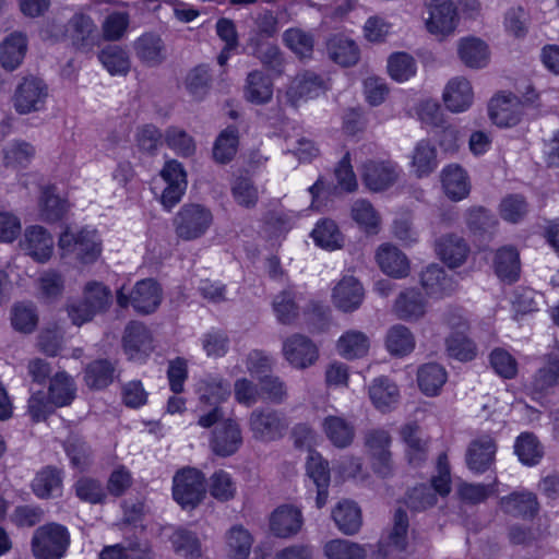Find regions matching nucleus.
Masks as SVG:
<instances>
[{"mask_svg":"<svg viewBox=\"0 0 559 559\" xmlns=\"http://www.w3.org/2000/svg\"><path fill=\"white\" fill-rule=\"evenodd\" d=\"M99 559H153V554L147 543L129 540L105 547Z\"/></svg>","mask_w":559,"mask_h":559,"instance_id":"obj_40","label":"nucleus"},{"mask_svg":"<svg viewBox=\"0 0 559 559\" xmlns=\"http://www.w3.org/2000/svg\"><path fill=\"white\" fill-rule=\"evenodd\" d=\"M445 381L447 372L439 364H426L418 369L417 382L426 395H437Z\"/></svg>","mask_w":559,"mask_h":559,"instance_id":"obj_44","label":"nucleus"},{"mask_svg":"<svg viewBox=\"0 0 559 559\" xmlns=\"http://www.w3.org/2000/svg\"><path fill=\"white\" fill-rule=\"evenodd\" d=\"M53 237L43 226H29L20 242L22 250L36 262H47L53 252Z\"/></svg>","mask_w":559,"mask_h":559,"instance_id":"obj_15","label":"nucleus"},{"mask_svg":"<svg viewBox=\"0 0 559 559\" xmlns=\"http://www.w3.org/2000/svg\"><path fill=\"white\" fill-rule=\"evenodd\" d=\"M32 490L39 499L60 497L63 487L62 469L47 465L39 469L31 484Z\"/></svg>","mask_w":559,"mask_h":559,"instance_id":"obj_23","label":"nucleus"},{"mask_svg":"<svg viewBox=\"0 0 559 559\" xmlns=\"http://www.w3.org/2000/svg\"><path fill=\"white\" fill-rule=\"evenodd\" d=\"M497 444L492 437L488 435L474 439L466 452V464L471 471L483 474L495 462Z\"/></svg>","mask_w":559,"mask_h":559,"instance_id":"obj_19","label":"nucleus"},{"mask_svg":"<svg viewBox=\"0 0 559 559\" xmlns=\"http://www.w3.org/2000/svg\"><path fill=\"white\" fill-rule=\"evenodd\" d=\"M3 160L5 166L26 167L36 155V147L24 140H13L3 148Z\"/></svg>","mask_w":559,"mask_h":559,"instance_id":"obj_48","label":"nucleus"},{"mask_svg":"<svg viewBox=\"0 0 559 559\" xmlns=\"http://www.w3.org/2000/svg\"><path fill=\"white\" fill-rule=\"evenodd\" d=\"M385 345L392 355L405 356L414 349L415 338L408 328L395 324L388 330Z\"/></svg>","mask_w":559,"mask_h":559,"instance_id":"obj_51","label":"nucleus"},{"mask_svg":"<svg viewBox=\"0 0 559 559\" xmlns=\"http://www.w3.org/2000/svg\"><path fill=\"white\" fill-rule=\"evenodd\" d=\"M473 98L472 85L462 76L450 80L443 91L444 105L452 112L467 110L473 104Z\"/></svg>","mask_w":559,"mask_h":559,"instance_id":"obj_25","label":"nucleus"},{"mask_svg":"<svg viewBox=\"0 0 559 559\" xmlns=\"http://www.w3.org/2000/svg\"><path fill=\"white\" fill-rule=\"evenodd\" d=\"M48 98V86L39 78L27 75L22 78L12 96V105L20 115L41 111Z\"/></svg>","mask_w":559,"mask_h":559,"instance_id":"obj_7","label":"nucleus"},{"mask_svg":"<svg viewBox=\"0 0 559 559\" xmlns=\"http://www.w3.org/2000/svg\"><path fill=\"white\" fill-rule=\"evenodd\" d=\"M61 257L73 255L82 263H92L100 254V239L95 229L82 228L73 233L67 228L59 237Z\"/></svg>","mask_w":559,"mask_h":559,"instance_id":"obj_3","label":"nucleus"},{"mask_svg":"<svg viewBox=\"0 0 559 559\" xmlns=\"http://www.w3.org/2000/svg\"><path fill=\"white\" fill-rule=\"evenodd\" d=\"M394 308L399 318L403 320H417L426 311L421 294L414 288L402 292L395 301Z\"/></svg>","mask_w":559,"mask_h":559,"instance_id":"obj_42","label":"nucleus"},{"mask_svg":"<svg viewBox=\"0 0 559 559\" xmlns=\"http://www.w3.org/2000/svg\"><path fill=\"white\" fill-rule=\"evenodd\" d=\"M364 287L354 276H344L334 287L332 301L343 312H353L362 304Z\"/></svg>","mask_w":559,"mask_h":559,"instance_id":"obj_20","label":"nucleus"},{"mask_svg":"<svg viewBox=\"0 0 559 559\" xmlns=\"http://www.w3.org/2000/svg\"><path fill=\"white\" fill-rule=\"evenodd\" d=\"M302 525L301 512L289 506L278 507L271 515L270 528L277 537L287 538L297 534Z\"/></svg>","mask_w":559,"mask_h":559,"instance_id":"obj_29","label":"nucleus"},{"mask_svg":"<svg viewBox=\"0 0 559 559\" xmlns=\"http://www.w3.org/2000/svg\"><path fill=\"white\" fill-rule=\"evenodd\" d=\"M317 246L326 249H340L343 245V236L337 225L331 219L320 221L311 233Z\"/></svg>","mask_w":559,"mask_h":559,"instance_id":"obj_53","label":"nucleus"},{"mask_svg":"<svg viewBox=\"0 0 559 559\" xmlns=\"http://www.w3.org/2000/svg\"><path fill=\"white\" fill-rule=\"evenodd\" d=\"M136 57L150 67L160 64L167 56L163 39L153 33H146L134 43Z\"/></svg>","mask_w":559,"mask_h":559,"instance_id":"obj_35","label":"nucleus"},{"mask_svg":"<svg viewBox=\"0 0 559 559\" xmlns=\"http://www.w3.org/2000/svg\"><path fill=\"white\" fill-rule=\"evenodd\" d=\"M531 386L533 392L542 395L551 394L559 388V357L548 354L544 357V365L533 376Z\"/></svg>","mask_w":559,"mask_h":559,"instance_id":"obj_28","label":"nucleus"},{"mask_svg":"<svg viewBox=\"0 0 559 559\" xmlns=\"http://www.w3.org/2000/svg\"><path fill=\"white\" fill-rule=\"evenodd\" d=\"M122 346L129 359L134 361H143L154 348L151 332L141 322H130L126 326Z\"/></svg>","mask_w":559,"mask_h":559,"instance_id":"obj_14","label":"nucleus"},{"mask_svg":"<svg viewBox=\"0 0 559 559\" xmlns=\"http://www.w3.org/2000/svg\"><path fill=\"white\" fill-rule=\"evenodd\" d=\"M445 194L453 201H460L469 193V183L465 170L459 165L447 166L441 174Z\"/></svg>","mask_w":559,"mask_h":559,"instance_id":"obj_38","label":"nucleus"},{"mask_svg":"<svg viewBox=\"0 0 559 559\" xmlns=\"http://www.w3.org/2000/svg\"><path fill=\"white\" fill-rule=\"evenodd\" d=\"M352 218L367 233H378L380 216L369 201L364 199L355 201L352 206Z\"/></svg>","mask_w":559,"mask_h":559,"instance_id":"obj_60","label":"nucleus"},{"mask_svg":"<svg viewBox=\"0 0 559 559\" xmlns=\"http://www.w3.org/2000/svg\"><path fill=\"white\" fill-rule=\"evenodd\" d=\"M408 518L406 512L399 508L393 516V527L386 537L379 542V552L383 557L393 556L394 552H401L407 546Z\"/></svg>","mask_w":559,"mask_h":559,"instance_id":"obj_22","label":"nucleus"},{"mask_svg":"<svg viewBox=\"0 0 559 559\" xmlns=\"http://www.w3.org/2000/svg\"><path fill=\"white\" fill-rule=\"evenodd\" d=\"M514 450L519 460L527 466L538 464L544 455L542 444L537 438L530 432H524L518 437Z\"/></svg>","mask_w":559,"mask_h":559,"instance_id":"obj_52","label":"nucleus"},{"mask_svg":"<svg viewBox=\"0 0 559 559\" xmlns=\"http://www.w3.org/2000/svg\"><path fill=\"white\" fill-rule=\"evenodd\" d=\"M323 88L322 79L314 72H305L292 82L288 95L294 98H312Z\"/></svg>","mask_w":559,"mask_h":559,"instance_id":"obj_58","label":"nucleus"},{"mask_svg":"<svg viewBox=\"0 0 559 559\" xmlns=\"http://www.w3.org/2000/svg\"><path fill=\"white\" fill-rule=\"evenodd\" d=\"M459 56L466 67L479 69L488 64L489 49L481 39L466 37L462 38L459 43Z\"/></svg>","mask_w":559,"mask_h":559,"instance_id":"obj_36","label":"nucleus"},{"mask_svg":"<svg viewBox=\"0 0 559 559\" xmlns=\"http://www.w3.org/2000/svg\"><path fill=\"white\" fill-rule=\"evenodd\" d=\"M228 554L233 559H247L253 543L248 530L234 525L227 533Z\"/></svg>","mask_w":559,"mask_h":559,"instance_id":"obj_56","label":"nucleus"},{"mask_svg":"<svg viewBox=\"0 0 559 559\" xmlns=\"http://www.w3.org/2000/svg\"><path fill=\"white\" fill-rule=\"evenodd\" d=\"M83 300L96 314L108 310L111 305L110 289L99 282H88L83 290Z\"/></svg>","mask_w":559,"mask_h":559,"instance_id":"obj_57","label":"nucleus"},{"mask_svg":"<svg viewBox=\"0 0 559 559\" xmlns=\"http://www.w3.org/2000/svg\"><path fill=\"white\" fill-rule=\"evenodd\" d=\"M67 200L57 194L56 188L48 186L41 189L39 197V216L47 223L60 221L68 211Z\"/></svg>","mask_w":559,"mask_h":559,"instance_id":"obj_39","label":"nucleus"},{"mask_svg":"<svg viewBox=\"0 0 559 559\" xmlns=\"http://www.w3.org/2000/svg\"><path fill=\"white\" fill-rule=\"evenodd\" d=\"M369 397L381 412L392 409L399 402L400 391L397 385L388 377L381 376L371 382L369 386Z\"/></svg>","mask_w":559,"mask_h":559,"instance_id":"obj_34","label":"nucleus"},{"mask_svg":"<svg viewBox=\"0 0 559 559\" xmlns=\"http://www.w3.org/2000/svg\"><path fill=\"white\" fill-rule=\"evenodd\" d=\"M496 274L509 282H515L520 273L519 252L512 247L499 249L495 258Z\"/></svg>","mask_w":559,"mask_h":559,"instance_id":"obj_50","label":"nucleus"},{"mask_svg":"<svg viewBox=\"0 0 559 559\" xmlns=\"http://www.w3.org/2000/svg\"><path fill=\"white\" fill-rule=\"evenodd\" d=\"M69 545L70 534L58 523L39 526L32 537V552L36 559H61Z\"/></svg>","mask_w":559,"mask_h":559,"instance_id":"obj_2","label":"nucleus"},{"mask_svg":"<svg viewBox=\"0 0 559 559\" xmlns=\"http://www.w3.org/2000/svg\"><path fill=\"white\" fill-rule=\"evenodd\" d=\"M420 285L427 296L437 299L450 296L456 288L453 278L438 264H430L421 271Z\"/></svg>","mask_w":559,"mask_h":559,"instance_id":"obj_21","label":"nucleus"},{"mask_svg":"<svg viewBox=\"0 0 559 559\" xmlns=\"http://www.w3.org/2000/svg\"><path fill=\"white\" fill-rule=\"evenodd\" d=\"M322 429L331 443L340 449L349 447L355 438L354 424L342 416H326L322 421Z\"/></svg>","mask_w":559,"mask_h":559,"instance_id":"obj_32","label":"nucleus"},{"mask_svg":"<svg viewBox=\"0 0 559 559\" xmlns=\"http://www.w3.org/2000/svg\"><path fill=\"white\" fill-rule=\"evenodd\" d=\"M273 95L271 80L260 71H252L248 74L246 85V98L254 104H265Z\"/></svg>","mask_w":559,"mask_h":559,"instance_id":"obj_49","label":"nucleus"},{"mask_svg":"<svg viewBox=\"0 0 559 559\" xmlns=\"http://www.w3.org/2000/svg\"><path fill=\"white\" fill-rule=\"evenodd\" d=\"M283 355L293 367L306 369L318 359V348L309 337L294 334L284 341Z\"/></svg>","mask_w":559,"mask_h":559,"instance_id":"obj_16","label":"nucleus"},{"mask_svg":"<svg viewBox=\"0 0 559 559\" xmlns=\"http://www.w3.org/2000/svg\"><path fill=\"white\" fill-rule=\"evenodd\" d=\"M160 176L166 182V188L160 197L162 204L167 209H173L180 202L187 189V174L182 165L173 159L165 163Z\"/></svg>","mask_w":559,"mask_h":559,"instance_id":"obj_13","label":"nucleus"},{"mask_svg":"<svg viewBox=\"0 0 559 559\" xmlns=\"http://www.w3.org/2000/svg\"><path fill=\"white\" fill-rule=\"evenodd\" d=\"M329 559H365L367 550L364 546L346 539H334L324 547Z\"/></svg>","mask_w":559,"mask_h":559,"instance_id":"obj_63","label":"nucleus"},{"mask_svg":"<svg viewBox=\"0 0 559 559\" xmlns=\"http://www.w3.org/2000/svg\"><path fill=\"white\" fill-rule=\"evenodd\" d=\"M213 215L209 209L200 204H185L174 218L176 235L182 240H194L202 237L210 228Z\"/></svg>","mask_w":559,"mask_h":559,"instance_id":"obj_6","label":"nucleus"},{"mask_svg":"<svg viewBox=\"0 0 559 559\" xmlns=\"http://www.w3.org/2000/svg\"><path fill=\"white\" fill-rule=\"evenodd\" d=\"M66 36L76 49L88 51L96 43V25L90 15L75 13L66 25Z\"/></svg>","mask_w":559,"mask_h":559,"instance_id":"obj_17","label":"nucleus"},{"mask_svg":"<svg viewBox=\"0 0 559 559\" xmlns=\"http://www.w3.org/2000/svg\"><path fill=\"white\" fill-rule=\"evenodd\" d=\"M500 509L515 518H533L537 514L539 504L536 495L530 491H514L499 500Z\"/></svg>","mask_w":559,"mask_h":559,"instance_id":"obj_27","label":"nucleus"},{"mask_svg":"<svg viewBox=\"0 0 559 559\" xmlns=\"http://www.w3.org/2000/svg\"><path fill=\"white\" fill-rule=\"evenodd\" d=\"M116 378L115 362L108 359H96L84 369V381L90 389L102 390L114 382Z\"/></svg>","mask_w":559,"mask_h":559,"instance_id":"obj_37","label":"nucleus"},{"mask_svg":"<svg viewBox=\"0 0 559 559\" xmlns=\"http://www.w3.org/2000/svg\"><path fill=\"white\" fill-rule=\"evenodd\" d=\"M248 425L252 437L262 442H271L283 438L289 427L286 416L270 407L253 409L249 415Z\"/></svg>","mask_w":559,"mask_h":559,"instance_id":"obj_4","label":"nucleus"},{"mask_svg":"<svg viewBox=\"0 0 559 559\" xmlns=\"http://www.w3.org/2000/svg\"><path fill=\"white\" fill-rule=\"evenodd\" d=\"M391 437L384 429H371L365 435V445L372 457L373 471L382 477L392 472Z\"/></svg>","mask_w":559,"mask_h":559,"instance_id":"obj_11","label":"nucleus"},{"mask_svg":"<svg viewBox=\"0 0 559 559\" xmlns=\"http://www.w3.org/2000/svg\"><path fill=\"white\" fill-rule=\"evenodd\" d=\"M160 301V288L152 278L138 282L129 294L124 293V287L117 292V302L120 307L126 308L131 305L136 312L143 314L154 312Z\"/></svg>","mask_w":559,"mask_h":559,"instance_id":"obj_8","label":"nucleus"},{"mask_svg":"<svg viewBox=\"0 0 559 559\" xmlns=\"http://www.w3.org/2000/svg\"><path fill=\"white\" fill-rule=\"evenodd\" d=\"M376 259L380 269L389 276L403 278L409 274L407 257L393 245H381L377 250Z\"/></svg>","mask_w":559,"mask_h":559,"instance_id":"obj_26","label":"nucleus"},{"mask_svg":"<svg viewBox=\"0 0 559 559\" xmlns=\"http://www.w3.org/2000/svg\"><path fill=\"white\" fill-rule=\"evenodd\" d=\"M73 489L75 496L84 502L91 504L104 503L107 498V491L103 484L95 478L83 476L79 478Z\"/></svg>","mask_w":559,"mask_h":559,"instance_id":"obj_59","label":"nucleus"},{"mask_svg":"<svg viewBox=\"0 0 559 559\" xmlns=\"http://www.w3.org/2000/svg\"><path fill=\"white\" fill-rule=\"evenodd\" d=\"M98 59L102 62V64L108 70V72L112 75H124L130 70L129 56L127 51L120 46H107L99 52Z\"/></svg>","mask_w":559,"mask_h":559,"instance_id":"obj_55","label":"nucleus"},{"mask_svg":"<svg viewBox=\"0 0 559 559\" xmlns=\"http://www.w3.org/2000/svg\"><path fill=\"white\" fill-rule=\"evenodd\" d=\"M436 252L439 258L449 266L457 267L462 265L469 252L465 239L455 234H447L437 239Z\"/></svg>","mask_w":559,"mask_h":559,"instance_id":"obj_24","label":"nucleus"},{"mask_svg":"<svg viewBox=\"0 0 559 559\" xmlns=\"http://www.w3.org/2000/svg\"><path fill=\"white\" fill-rule=\"evenodd\" d=\"M489 117L498 127H513L520 122L522 103L515 95H498L489 103Z\"/></svg>","mask_w":559,"mask_h":559,"instance_id":"obj_18","label":"nucleus"},{"mask_svg":"<svg viewBox=\"0 0 559 559\" xmlns=\"http://www.w3.org/2000/svg\"><path fill=\"white\" fill-rule=\"evenodd\" d=\"M332 518L344 534H355L361 525V514L359 508L352 501H342L332 512Z\"/></svg>","mask_w":559,"mask_h":559,"instance_id":"obj_43","label":"nucleus"},{"mask_svg":"<svg viewBox=\"0 0 559 559\" xmlns=\"http://www.w3.org/2000/svg\"><path fill=\"white\" fill-rule=\"evenodd\" d=\"M241 445V428L236 420L228 418L216 423L210 439V448L214 454L227 457L235 454Z\"/></svg>","mask_w":559,"mask_h":559,"instance_id":"obj_10","label":"nucleus"},{"mask_svg":"<svg viewBox=\"0 0 559 559\" xmlns=\"http://www.w3.org/2000/svg\"><path fill=\"white\" fill-rule=\"evenodd\" d=\"M427 31L436 36L452 34L457 24V12L451 0H430L427 2Z\"/></svg>","mask_w":559,"mask_h":559,"instance_id":"obj_9","label":"nucleus"},{"mask_svg":"<svg viewBox=\"0 0 559 559\" xmlns=\"http://www.w3.org/2000/svg\"><path fill=\"white\" fill-rule=\"evenodd\" d=\"M27 51V37L22 32L8 35L0 46L1 66L9 71L20 67Z\"/></svg>","mask_w":559,"mask_h":559,"instance_id":"obj_31","label":"nucleus"},{"mask_svg":"<svg viewBox=\"0 0 559 559\" xmlns=\"http://www.w3.org/2000/svg\"><path fill=\"white\" fill-rule=\"evenodd\" d=\"M239 144L238 129L229 126L217 136L213 146V158L218 164L229 163L236 155Z\"/></svg>","mask_w":559,"mask_h":559,"instance_id":"obj_46","label":"nucleus"},{"mask_svg":"<svg viewBox=\"0 0 559 559\" xmlns=\"http://www.w3.org/2000/svg\"><path fill=\"white\" fill-rule=\"evenodd\" d=\"M326 52L331 60L342 67H350L359 60V49L354 40L342 35L334 34L326 40Z\"/></svg>","mask_w":559,"mask_h":559,"instance_id":"obj_33","label":"nucleus"},{"mask_svg":"<svg viewBox=\"0 0 559 559\" xmlns=\"http://www.w3.org/2000/svg\"><path fill=\"white\" fill-rule=\"evenodd\" d=\"M170 540L176 552L187 559H197L201 556L200 542L192 532L186 528H177Z\"/></svg>","mask_w":559,"mask_h":559,"instance_id":"obj_64","label":"nucleus"},{"mask_svg":"<svg viewBox=\"0 0 559 559\" xmlns=\"http://www.w3.org/2000/svg\"><path fill=\"white\" fill-rule=\"evenodd\" d=\"M49 396L56 407L70 404L75 396V385L66 372L56 373L50 380Z\"/></svg>","mask_w":559,"mask_h":559,"instance_id":"obj_54","label":"nucleus"},{"mask_svg":"<svg viewBox=\"0 0 559 559\" xmlns=\"http://www.w3.org/2000/svg\"><path fill=\"white\" fill-rule=\"evenodd\" d=\"M164 138L167 146L180 156L189 157L195 153L197 146L193 138L179 127H168Z\"/></svg>","mask_w":559,"mask_h":559,"instance_id":"obj_62","label":"nucleus"},{"mask_svg":"<svg viewBox=\"0 0 559 559\" xmlns=\"http://www.w3.org/2000/svg\"><path fill=\"white\" fill-rule=\"evenodd\" d=\"M63 449L73 468L85 471L91 466L93 451L83 437L70 435L63 442Z\"/></svg>","mask_w":559,"mask_h":559,"instance_id":"obj_41","label":"nucleus"},{"mask_svg":"<svg viewBox=\"0 0 559 559\" xmlns=\"http://www.w3.org/2000/svg\"><path fill=\"white\" fill-rule=\"evenodd\" d=\"M445 350L449 357L460 361H469L476 356V346L465 333H451L445 338Z\"/></svg>","mask_w":559,"mask_h":559,"instance_id":"obj_61","label":"nucleus"},{"mask_svg":"<svg viewBox=\"0 0 559 559\" xmlns=\"http://www.w3.org/2000/svg\"><path fill=\"white\" fill-rule=\"evenodd\" d=\"M205 478L194 467L179 469L173 478V497L183 509L195 508L204 498Z\"/></svg>","mask_w":559,"mask_h":559,"instance_id":"obj_5","label":"nucleus"},{"mask_svg":"<svg viewBox=\"0 0 559 559\" xmlns=\"http://www.w3.org/2000/svg\"><path fill=\"white\" fill-rule=\"evenodd\" d=\"M406 444V455L412 465L418 466L427 457L426 442L420 437L419 427L416 424H407L401 430Z\"/></svg>","mask_w":559,"mask_h":559,"instance_id":"obj_47","label":"nucleus"},{"mask_svg":"<svg viewBox=\"0 0 559 559\" xmlns=\"http://www.w3.org/2000/svg\"><path fill=\"white\" fill-rule=\"evenodd\" d=\"M197 393L201 413L198 425L210 428L224 417L221 404L230 395V383L221 377L207 376L199 381Z\"/></svg>","mask_w":559,"mask_h":559,"instance_id":"obj_1","label":"nucleus"},{"mask_svg":"<svg viewBox=\"0 0 559 559\" xmlns=\"http://www.w3.org/2000/svg\"><path fill=\"white\" fill-rule=\"evenodd\" d=\"M369 345V338L365 333L350 330L340 337L337 342V349L340 355L344 358L355 359L367 355Z\"/></svg>","mask_w":559,"mask_h":559,"instance_id":"obj_45","label":"nucleus"},{"mask_svg":"<svg viewBox=\"0 0 559 559\" xmlns=\"http://www.w3.org/2000/svg\"><path fill=\"white\" fill-rule=\"evenodd\" d=\"M411 157V167L417 178L428 177L439 165L437 147L427 139L416 143Z\"/></svg>","mask_w":559,"mask_h":559,"instance_id":"obj_30","label":"nucleus"},{"mask_svg":"<svg viewBox=\"0 0 559 559\" xmlns=\"http://www.w3.org/2000/svg\"><path fill=\"white\" fill-rule=\"evenodd\" d=\"M399 176V166L391 160L369 159L362 165V181L374 192L389 189L397 181Z\"/></svg>","mask_w":559,"mask_h":559,"instance_id":"obj_12","label":"nucleus"}]
</instances>
